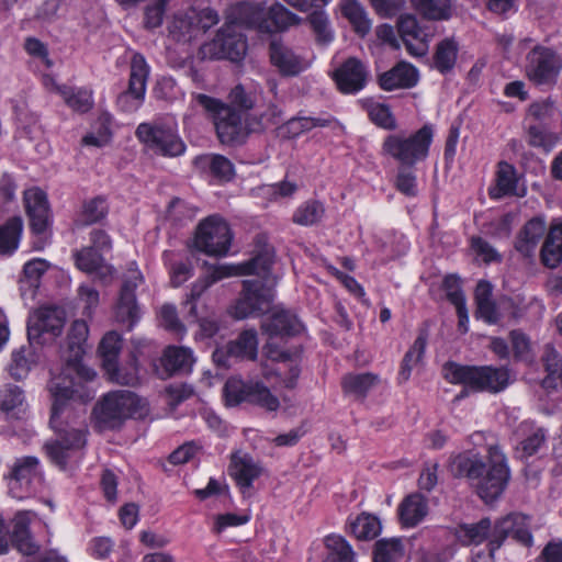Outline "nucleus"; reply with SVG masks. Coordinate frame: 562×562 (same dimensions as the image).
Wrapping results in <instances>:
<instances>
[{"instance_id":"1","label":"nucleus","mask_w":562,"mask_h":562,"mask_svg":"<svg viewBox=\"0 0 562 562\" xmlns=\"http://www.w3.org/2000/svg\"><path fill=\"white\" fill-rule=\"evenodd\" d=\"M272 262V252L266 248L241 263L212 266L207 270L206 276L192 284L190 294L184 302V306L189 307L190 316H198L195 302L212 284L225 278L249 274H257L262 280H245L243 282L244 291L233 307V315L235 318L244 319L266 312L269 310L273 299L272 288L269 285L271 282L270 268Z\"/></svg>"},{"instance_id":"2","label":"nucleus","mask_w":562,"mask_h":562,"mask_svg":"<svg viewBox=\"0 0 562 562\" xmlns=\"http://www.w3.org/2000/svg\"><path fill=\"white\" fill-rule=\"evenodd\" d=\"M53 397L50 426L57 438L45 443L50 461L61 470L71 469L82 459L88 426L86 423L87 402L71 393H65L60 384L50 386Z\"/></svg>"},{"instance_id":"3","label":"nucleus","mask_w":562,"mask_h":562,"mask_svg":"<svg viewBox=\"0 0 562 562\" xmlns=\"http://www.w3.org/2000/svg\"><path fill=\"white\" fill-rule=\"evenodd\" d=\"M89 327L85 321L77 319L71 324L67 336L68 355L66 364L58 376L52 378L48 389L55 383L65 387V393H71L81 402L94 397L95 389L92 383L97 376L93 369L85 366L81 360L86 352Z\"/></svg>"},{"instance_id":"4","label":"nucleus","mask_w":562,"mask_h":562,"mask_svg":"<svg viewBox=\"0 0 562 562\" xmlns=\"http://www.w3.org/2000/svg\"><path fill=\"white\" fill-rule=\"evenodd\" d=\"M469 479L474 484L479 496L485 502L495 501L504 492L510 471L504 452L497 446L488 448L487 462L477 458H461Z\"/></svg>"},{"instance_id":"5","label":"nucleus","mask_w":562,"mask_h":562,"mask_svg":"<svg viewBox=\"0 0 562 562\" xmlns=\"http://www.w3.org/2000/svg\"><path fill=\"white\" fill-rule=\"evenodd\" d=\"M142 400L133 392L120 390L102 396L93 409L95 427L103 430L120 428L127 419L142 415Z\"/></svg>"},{"instance_id":"6","label":"nucleus","mask_w":562,"mask_h":562,"mask_svg":"<svg viewBox=\"0 0 562 562\" xmlns=\"http://www.w3.org/2000/svg\"><path fill=\"white\" fill-rule=\"evenodd\" d=\"M443 378L453 384H463L473 391L499 392L508 385L509 373L504 368L471 367L447 362L442 367Z\"/></svg>"},{"instance_id":"7","label":"nucleus","mask_w":562,"mask_h":562,"mask_svg":"<svg viewBox=\"0 0 562 562\" xmlns=\"http://www.w3.org/2000/svg\"><path fill=\"white\" fill-rule=\"evenodd\" d=\"M432 137L434 131L430 125H424L409 135L390 134L382 143L381 153L402 166L412 167L427 158Z\"/></svg>"},{"instance_id":"8","label":"nucleus","mask_w":562,"mask_h":562,"mask_svg":"<svg viewBox=\"0 0 562 562\" xmlns=\"http://www.w3.org/2000/svg\"><path fill=\"white\" fill-rule=\"evenodd\" d=\"M236 11L246 27L256 29L262 33L283 31L302 22L301 16L278 2L268 10L260 3L243 2L236 5Z\"/></svg>"},{"instance_id":"9","label":"nucleus","mask_w":562,"mask_h":562,"mask_svg":"<svg viewBox=\"0 0 562 562\" xmlns=\"http://www.w3.org/2000/svg\"><path fill=\"white\" fill-rule=\"evenodd\" d=\"M246 26L240 22L236 7L232 10L231 21L217 32L216 36L202 45L200 53L203 58L229 59L239 61L247 52V42L239 26Z\"/></svg>"},{"instance_id":"10","label":"nucleus","mask_w":562,"mask_h":562,"mask_svg":"<svg viewBox=\"0 0 562 562\" xmlns=\"http://www.w3.org/2000/svg\"><path fill=\"white\" fill-rule=\"evenodd\" d=\"M136 136L149 150L162 156L176 157L186 150L173 119L140 123L136 128Z\"/></svg>"},{"instance_id":"11","label":"nucleus","mask_w":562,"mask_h":562,"mask_svg":"<svg viewBox=\"0 0 562 562\" xmlns=\"http://www.w3.org/2000/svg\"><path fill=\"white\" fill-rule=\"evenodd\" d=\"M8 493L15 499H25L35 494L44 482V471L41 461L34 456H23L14 459L4 474Z\"/></svg>"},{"instance_id":"12","label":"nucleus","mask_w":562,"mask_h":562,"mask_svg":"<svg viewBox=\"0 0 562 562\" xmlns=\"http://www.w3.org/2000/svg\"><path fill=\"white\" fill-rule=\"evenodd\" d=\"M223 392L228 406L249 403L268 412H276L280 407L279 398L260 381L233 376L226 381Z\"/></svg>"},{"instance_id":"13","label":"nucleus","mask_w":562,"mask_h":562,"mask_svg":"<svg viewBox=\"0 0 562 562\" xmlns=\"http://www.w3.org/2000/svg\"><path fill=\"white\" fill-rule=\"evenodd\" d=\"M194 99L212 115L222 144H234L244 138L245 128L238 111L206 94H196Z\"/></svg>"},{"instance_id":"14","label":"nucleus","mask_w":562,"mask_h":562,"mask_svg":"<svg viewBox=\"0 0 562 562\" xmlns=\"http://www.w3.org/2000/svg\"><path fill=\"white\" fill-rule=\"evenodd\" d=\"M143 281L142 272L132 262L124 274L119 297L113 306L114 322L127 330H132L142 318V308L137 302L135 290Z\"/></svg>"},{"instance_id":"15","label":"nucleus","mask_w":562,"mask_h":562,"mask_svg":"<svg viewBox=\"0 0 562 562\" xmlns=\"http://www.w3.org/2000/svg\"><path fill=\"white\" fill-rule=\"evenodd\" d=\"M233 240L228 223L220 215H210L196 227L194 246L209 256H226Z\"/></svg>"},{"instance_id":"16","label":"nucleus","mask_w":562,"mask_h":562,"mask_svg":"<svg viewBox=\"0 0 562 562\" xmlns=\"http://www.w3.org/2000/svg\"><path fill=\"white\" fill-rule=\"evenodd\" d=\"M65 312L56 306H43L34 311L27 321V336L31 342L47 344L61 334Z\"/></svg>"},{"instance_id":"17","label":"nucleus","mask_w":562,"mask_h":562,"mask_svg":"<svg viewBox=\"0 0 562 562\" xmlns=\"http://www.w3.org/2000/svg\"><path fill=\"white\" fill-rule=\"evenodd\" d=\"M562 69V57L551 48L536 46L527 55L526 74L536 85L553 83Z\"/></svg>"},{"instance_id":"18","label":"nucleus","mask_w":562,"mask_h":562,"mask_svg":"<svg viewBox=\"0 0 562 562\" xmlns=\"http://www.w3.org/2000/svg\"><path fill=\"white\" fill-rule=\"evenodd\" d=\"M149 66L142 54L135 53L131 59V71L127 91L117 98L119 106L125 112H135L144 102Z\"/></svg>"},{"instance_id":"19","label":"nucleus","mask_w":562,"mask_h":562,"mask_svg":"<svg viewBox=\"0 0 562 562\" xmlns=\"http://www.w3.org/2000/svg\"><path fill=\"white\" fill-rule=\"evenodd\" d=\"M266 355L269 360L277 363L273 371L263 369V376L270 379L272 374L279 376L280 383L286 389H294L301 373V352L295 350L293 352L281 350L272 344H267L265 347Z\"/></svg>"},{"instance_id":"20","label":"nucleus","mask_w":562,"mask_h":562,"mask_svg":"<svg viewBox=\"0 0 562 562\" xmlns=\"http://www.w3.org/2000/svg\"><path fill=\"white\" fill-rule=\"evenodd\" d=\"M509 536L527 547L532 544L533 537L529 529L528 516L514 513L497 520L494 525L493 548H499Z\"/></svg>"},{"instance_id":"21","label":"nucleus","mask_w":562,"mask_h":562,"mask_svg":"<svg viewBox=\"0 0 562 562\" xmlns=\"http://www.w3.org/2000/svg\"><path fill=\"white\" fill-rule=\"evenodd\" d=\"M397 30L408 53L413 56H423L428 50L431 31L420 25L413 14H403L398 18Z\"/></svg>"},{"instance_id":"22","label":"nucleus","mask_w":562,"mask_h":562,"mask_svg":"<svg viewBox=\"0 0 562 562\" xmlns=\"http://www.w3.org/2000/svg\"><path fill=\"white\" fill-rule=\"evenodd\" d=\"M368 74V68L362 61L350 57L334 71L333 78L339 91L355 94L366 87Z\"/></svg>"},{"instance_id":"23","label":"nucleus","mask_w":562,"mask_h":562,"mask_svg":"<svg viewBox=\"0 0 562 562\" xmlns=\"http://www.w3.org/2000/svg\"><path fill=\"white\" fill-rule=\"evenodd\" d=\"M228 471L241 494L250 496L252 483L261 475L262 468L249 454L238 451L232 456Z\"/></svg>"},{"instance_id":"24","label":"nucleus","mask_w":562,"mask_h":562,"mask_svg":"<svg viewBox=\"0 0 562 562\" xmlns=\"http://www.w3.org/2000/svg\"><path fill=\"white\" fill-rule=\"evenodd\" d=\"M270 59L282 76L293 77L310 67V61L281 42L270 44Z\"/></svg>"},{"instance_id":"25","label":"nucleus","mask_w":562,"mask_h":562,"mask_svg":"<svg viewBox=\"0 0 562 562\" xmlns=\"http://www.w3.org/2000/svg\"><path fill=\"white\" fill-rule=\"evenodd\" d=\"M76 267L88 273L93 274L103 283L110 282L115 273L113 266L108 263L100 252L93 247H83L72 252Z\"/></svg>"},{"instance_id":"26","label":"nucleus","mask_w":562,"mask_h":562,"mask_svg":"<svg viewBox=\"0 0 562 562\" xmlns=\"http://www.w3.org/2000/svg\"><path fill=\"white\" fill-rule=\"evenodd\" d=\"M24 204L34 233L42 234L49 223V209L46 194L38 188L24 191Z\"/></svg>"},{"instance_id":"27","label":"nucleus","mask_w":562,"mask_h":562,"mask_svg":"<svg viewBox=\"0 0 562 562\" xmlns=\"http://www.w3.org/2000/svg\"><path fill=\"white\" fill-rule=\"evenodd\" d=\"M34 517V512L21 510L15 514L12 520L10 540L12 542V546L16 548L22 554L25 555L35 554L38 549L29 529L30 524Z\"/></svg>"},{"instance_id":"28","label":"nucleus","mask_w":562,"mask_h":562,"mask_svg":"<svg viewBox=\"0 0 562 562\" xmlns=\"http://www.w3.org/2000/svg\"><path fill=\"white\" fill-rule=\"evenodd\" d=\"M195 362L192 349L188 347L168 346L160 358L164 378L176 373H188Z\"/></svg>"},{"instance_id":"29","label":"nucleus","mask_w":562,"mask_h":562,"mask_svg":"<svg viewBox=\"0 0 562 562\" xmlns=\"http://www.w3.org/2000/svg\"><path fill=\"white\" fill-rule=\"evenodd\" d=\"M261 327L270 337L294 336L303 330L297 317L284 310L273 311Z\"/></svg>"},{"instance_id":"30","label":"nucleus","mask_w":562,"mask_h":562,"mask_svg":"<svg viewBox=\"0 0 562 562\" xmlns=\"http://www.w3.org/2000/svg\"><path fill=\"white\" fill-rule=\"evenodd\" d=\"M379 82L385 91L412 88L418 82V71L413 65L402 61L383 72Z\"/></svg>"},{"instance_id":"31","label":"nucleus","mask_w":562,"mask_h":562,"mask_svg":"<svg viewBox=\"0 0 562 562\" xmlns=\"http://www.w3.org/2000/svg\"><path fill=\"white\" fill-rule=\"evenodd\" d=\"M397 514L404 528L416 527L428 514L427 499L419 493L409 494L400 503Z\"/></svg>"},{"instance_id":"32","label":"nucleus","mask_w":562,"mask_h":562,"mask_svg":"<svg viewBox=\"0 0 562 562\" xmlns=\"http://www.w3.org/2000/svg\"><path fill=\"white\" fill-rule=\"evenodd\" d=\"M546 229L547 226L543 220L535 217L528 221L516 238V250L525 257L533 256Z\"/></svg>"},{"instance_id":"33","label":"nucleus","mask_w":562,"mask_h":562,"mask_svg":"<svg viewBox=\"0 0 562 562\" xmlns=\"http://www.w3.org/2000/svg\"><path fill=\"white\" fill-rule=\"evenodd\" d=\"M517 435L521 437L517 451L522 458L536 454L547 439V430L529 420H525L519 425Z\"/></svg>"},{"instance_id":"34","label":"nucleus","mask_w":562,"mask_h":562,"mask_svg":"<svg viewBox=\"0 0 562 562\" xmlns=\"http://www.w3.org/2000/svg\"><path fill=\"white\" fill-rule=\"evenodd\" d=\"M492 295V284L485 280L479 281L474 292L476 304L475 316L483 319L487 324H496L501 318V314Z\"/></svg>"},{"instance_id":"35","label":"nucleus","mask_w":562,"mask_h":562,"mask_svg":"<svg viewBox=\"0 0 562 562\" xmlns=\"http://www.w3.org/2000/svg\"><path fill=\"white\" fill-rule=\"evenodd\" d=\"M494 527L488 518H483L474 524H464L457 529L458 539L465 546H479L487 541V547L491 546L493 538Z\"/></svg>"},{"instance_id":"36","label":"nucleus","mask_w":562,"mask_h":562,"mask_svg":"<svg viewBox=\"0 0 562 562\" xmlns=\"http://www.w3.org/2000/svg\"><path fill=\"white\" fill-rule=\"evenodd\" d=\"M543 366L547 372L542 380L546 390H555L562 385V359L559 352L550 345H547L542 355Z\"/></svg>"},{"instance_id":"37","label":"nucleus","mask_w":562,"mask_h":562,"mask_svg":"<svg viewBox=\"0 0 562 562\" xmlns=\"http://www.w3.org/2000/svg\"><path fill=\"white\" fill-rule=\"evenodd\" d=\"M541 260L548 268H555L562 261V226H552L541 248Z\"/></svg>"},{"instance_id":"38","label":"nucleus","mask_w":562,"mask_h":562,"mask_svg":"<svg viewBox=\"0 0 562 562\" xmlns=\"http://www.w3.org/2000/svg\"><path fill=\"white\" fill-rule=\"evenodd\" d=\"M342 15L352 25L355 32L360 36H366L371 30V20L364 8L356 0H342L340 2Z\"/></svg>"},{"instance_id":"39","label":"nucleus","mask_w":562,"mask_h":562,"mask_svg":"<svg viewBox=\"0 0 562 562\" xmlns=\"http://www.w3.org/2000/svg\"><path fill=\"white\" fill-rule=\"evenodd\" d=\"M258 339L254 329L244 330L236 340L226 347L228 357L254 360L257 357Z\"/></svg>"},{"instance_id":"40","label":"nucleus","mask_w":562,"mask_h":562,"mask_svg":"<svg viewBox=\"0 0 562 562\" xmlns=\"http://www.w3.org/2000/svg\"><path fill=\"white\" fill-rule=\"evenodd\" d=\"M517 184L518 177L515 167L506 161H502L498 164L496 187L491 190L490 194L494 199L518 194Z\"/></svg>"},{"instance_id":"41","label":"nucleus","mask_w":562,"mask_h":562,"mask_svg":"<svg viewBox=\"0 0 562 562\" xmlns=\"http://www.w3.org/2000/svg\"><path fill=\"white\" fill-rule=\"evenodd\" d=\"M326 557L323 562H357L351 544L339 535H329L325 539Z\"/></svg>"},{"instance_id":"42","label":"nucleus","mask_w":562,"mask_h":562,"mask_svg":"<svg viewBox=\"0 0 562 562\" xmlns=\"http://www.w3.org/2000/svg\"><path fill=\"white\" fill-rule=\"evenodd\" d=\"M199 164L209 168L211 175L220 182H228L235 177V167L225 156L210 154L199 157Z\"/></svg>"},{"instance_id":"43","label":"nucleus","mask_w":562,"mask_h":562,"mask_svg":"<svg viewBox=\"0 0 562 562\" xmlns=\"http://www.w3.org/2000/svg\"><path fill=\"white\" fill-rule=\"evenodd\" d=\"M56 89L65 103L76 112L86 113L93 105L92 92L86 88L59 86Z\"/></svg>"},{"instance_id":"44","label":"nucleus","mask_w":562,"mask_h":562,"mask_svg":"<svg viewBox=\"0 0 562 562\" xmlns=\"http://www.w3.org/2000/svg\"><path fill=\"white\" fill-rule=\"evenodd\" d=\"M348 529L357 539L368 540L380 533L381 524L376 517L363 513L355 518H349Z\"/></svg>"},{"instance_id":"45","label":"nucleus","mask_w":562,"mask_h":562,"mask_svg":"<svg viewBox=\"0 0 562 562\" xmlns=\"http://www.w3.org/2000/svg\"><path fill=\"white\" fill-rule=\"evenodd\" d=\"M22 226L19 217H13L0 226V256L12 255L18 249Z\"/></svg>"},{"instance_id":"46","label":"nucleus","mask_w":562,"mask_h":562,"mask_svg":"<svg viewBox=\"0 0 562 562\" xmlns=\"http://www.w3.org/2000/svg\"><path fill=\"white\" fill-rule=\"evenodd\" d=\"M122 346L123 339L117 331L112 330L103 336L99 345V353L104 370H113V363L117 361Z\"/></svg>"},{"instance_id":"47","label":"nucleus","mask_w":562,"mask_h":562,"mask_svg":"<svg viewBox=\"0 0 562 562\" xmlns=\"http://www.w3.org/2000/svg\"><path fill=\"white\" fill-rule=\"evenodd\" d=\"M458 57V44L452 38H445L438 43L435 55V68L441 74L451 71Z\"/></svg>"},{"instance_id":"48","label":"nucleus","mask_w":562,"mask_h":562,"mask_svg":"<svg viewBox=\"0 0 562 562\" xmlns=\"http://www.w3.org/2000/svg\"><path fill=\"white\" fill-rule=\"evenodd\" d=\"M366 109L370 120L378 126L384 130H395L396 120L391 112L389 105L376 102L372 99H366L361 101Z\"/></svg>"},{"instance_id":"49","label":"nucleus","mask_w":562,"mask_h":562,"mask_svg":"<svg viewBox=\"0 0 562 562\" xmlns=\"http://www.w3.org/2000/svg\"><path fill=\"white\" fill-rule=\"evenodd\" d=\"M412 5L429 20H446L451 15L450 0H411Z\"/></svg>"},{"instance_id":"50","label":"nucleus","mask_w":562,"mask_h":562,"mask_svg":"<svg viewBox=\"0 0 562 562\" xmlns=\"http://www.w3.org/2000/svg\"><path fill=\"white\" fill-rule=\"evenodd\" d=\"M427 345V338L425 335H419L413 346L405 353L404 359L402 361L401 370L398 373V379L401 382H406L412 373V370L415 366H417L425 353Z\"/></svg>"},{"instance_id":"51","label":"nucleus","mask_w":562,"mask_h":562,"mask_svg":"<svg viewBox=\"0 0 562 562\" xmlns=\"http://www.w3.org/2000/svg\"><path fill=\"white\" fill-rule=\"evenodd\" d=\"M458 279L454 277H448L445 280V284L447 288H452V284H457ZM449 301L456 306L457 314L459 317V329L462 334L468 333L469 330V314L467 308V301L463 292L456 285V289L448 291Z\"/></svg>"},{"instance_id":"52","label":"nucleus","mask_w":562,"mask_h":562,"mask_svg":"<svg viewBox=\"0 0 562 562\" xmlns=\"http://www.w3.org/2000/svg\"><path fill=\"white\" fill-rule=\"evenodd\" d=\"M307 21L310 22L312 30L315 33L316 42L319 45L327 46L334 41L335 34L325 11L315 10L308 15Z\"/></svg>"},{"instance_id":"53","label":"nucleus","mask_w":562,"mask_h":562,"mask_svg":"<svg viewBox=\"0 0 562 562\" xmlns=\"http://www.w3.org/2000/svg\"><path fill=\"white\" fill-rule=\"evenodd\" d=\"M327 124L328 121L325 119L297 116L290 119L280 127V131L283 136L295 138L316 126H325Z\"/></svg>"},{"instance_id":"54","label":"nucleus","mask_w":562,"mask_h":562,"mask_svg":"<svg viewBox=\"0 0 562 562\" xmlns=\"http://www.w3.org/2000/svg\"><path fill=\"white\" fill-rule=\"evenodd\" d=\"M404 550L398 539H381L375 543L373 562H400Z\"/></svg>"},{"instance_id":"55","label":"nucleus","mask_w":562,"mask_h":562,"mask_svg":"<svg viewBox=\"0 0 562 562\" xmlns=\"http://www.w3.org/2000/svg\"><path fill=\"white\" fill-rule=\"evenodd\" d=\"M379 382V376L372 373L348 374L342 380L346 392L364 396Z\"/></svg>"},{"instance_id":"56","label":"nucleus","mask_w":562,"mask_h":562,"mask_svg":"<svg viewBox=\"0 0 562 562\" xmlns=\"http://www.w3.org/2000/svg\"><path fill=\"white\" fill-rule=\"evenodd\" d=\"M108 379L122 385H135L139 381L138 367L136 359L133 358L126 366H119L117 361L113 363V370H104Z\"/></svg>"},{"instance_id":"57","label":"nucleus","mask_w":562,"mask_h":562,"mask_svg":"<svg viewBox=\"0 0 562 562\" xmlns=\"http://www.w3.org/2000/svg\"><path fill=\"white\" fill-rule=\"evenodd\" d=\"M324 206L317 201H307L300 205L294 215V223L303 226L316 224L324 215Z\"/></svg>"},{"instance_id":"58","label":"nucleus","mask_w":562,"mask_h":562,"mask_svg":"<svg viewBox=\"0 0 562 562\" xmlns=\"http://www.w3.org/2000/svg\"><path fill=\"white\" fill-rule=\"evenodd\" d=\"M109 212V205L103 196L87 201L83 205L81 218L83 224L91 225L103 220Z\"/></svg>"},{"instance_id":"59","label":"nucleus","mask_w":562,"mask_h":562,"mask_svg":"<svg viewBox=\"0 0 562 562\" xmlns=\"http://www.w3.org/2000/svg\"><path fill=\"white\" fill-rule=\"evenodd\" d=\"M24 403V392L21 387L5 384L0 387V409L10 413L20 408Z\"/></svg>"},{"instance_id":"60","label":"nucleus","mask_w":562,"mask_h":562,"mask_svg":"<svg viewBox=\"0 0 562 562\" xmlns=\"http://www.w3.org/2000/svg\"><path fill=\"white\" fill-rule=\"evenodd\" d=\"M557 136L548 132L543 126L533 124L528 128V143L533 147L550 150L557 143Z\"/></svg>"},{"instance_id":"61","label":"nucleus","mask_w":562,"mask_h":562,"mask_svg":"<svg viewBox=\"0 0 562 562\" xmlns=\"http://www.w3.org/2000/svg\"><path fill=\"white\" fill-rule=\"evenodd\" d=\"M161 325L178 335L179 337H183L186 334V327L178 318L177 308L175 305L165 304L161 306L159 312Z\"/></svg>"},{"instance_id":"62","label":"nucleus","mask_w":562,"mask_h":562,"mask_svg":"<svg viewBox=\"0 0 562 562\" xmlns=\"http://www.w3.org/2000/svg\"><path fill=\"white\" fill-rule=\"evenodd\" d=\"M281 111L277 105L271 104L268 109L259 115V117H252L248 122V127L251 132H259L268 128L279 122Z\"/></svg>"},{"instance_id":"63","label":"nucleus","mask_w":562,"mask_h":562,"mask_svg":"<svg viewBox=\"0 0 562 562\" xmlns=\"http://www.w3.org/2000/svg\"><path fill=\"white\" fill-rule=\"evenodd\" d=\"M78 297L83 305L85 313L91 315L100 302L99 292L91 285L81 284L78 289Z\"/></svg>"},{"instance_id":"64","label":"nucleus","mask_w":562,"mask_h":562,"mask_svg":"<svg viewBox=\"0 0 562 562\" xmlns=\"http://www.w3.org/2000/svg\"><path fill=\"white\" fill-rule=\"evenodd\" d=\"M538 562H562V540L549 541L539 554Z\"/></svg>"}]
</instances>
